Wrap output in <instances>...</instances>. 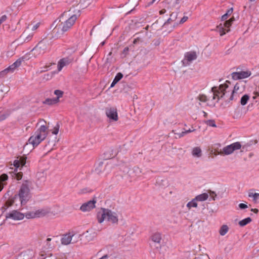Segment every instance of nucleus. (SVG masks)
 <instances>
[{"label": "nucleus", "mask_w": 259, "mask_h": 259, "mask_svg": "<svg viewBox=\"0 0 259 259\" xmlns=\"http://www.w3.org/2000/svg\"><path fill=\"white\" fill-rule=\"evenodd\" d=\"M197 99L199 100L200 102H205L207 101V97L203 94L199 95L197 97Z\"/></svg>", "instance_id": "a19ab883"}, {"label": "nucleus", "mask_w": 259, "mask_h": 259, "mask_svg": "<svg viewBox=\"0 0 259 259\" xmlns=\"http://www.w3.org/2000/svg\"><path fill=\"white\" fill-rule=\"evenodd\" d=\"M192 154L194 157H200L202 155V151L199 147H195L193 149Z\"/></svg>", "instance_id": "b1692460"}, {"label": "nucleus", "mask_w": 259, "mask_h": 259, "mask_svg": "<svg viewBox=\"0 0 259 259\" xmlns=\"http://www.w3.org/2000/svg\"><path fill=\"white\" fill-rule=\"evenodd\" d=\"M122 77L123 74L120 72L118 73L111 83L110 88H113Z\"/></svg>", "instance_id": "5701e85b"}, {"label": "nucleus", "mask_w": 259, "mask_h": 259, "mask_svg": "<svg viewBox=\"0 0 259 259\" xmlns=\"http://www.w3.org/2000/svg\"><path fill=\"white\" fill-rule=\"evenodd\" d=\"M203 115L205 117H207V114L206 112H205V111H203Z\"/></svg>", "instance_id": "052dcab7"}, {"label": "nucleus", "mask_w": 259, "mask_h": 259, "mask_svg": "<svg viewBox=\"0 0 259 259\" xmlns=\"http://www.w3.org/2000/svg\"><path fill=\"white\" fill-rule=\"evenodd\" d=\"M97 218L98 222L100 224L104 220H106L112 224H117L118 222L117 213L109 209L102 208L101 211L97 213Z\"/></svg>", "instance_id": "7ed1b4c3"}, {"label": "nucleus", "mask_w": 259, "mask_h": 259, "mask_svg": "<svg viewBox=\"0 0 259 259\" xmlns=\"http://www.w3.org/2000/svg\"><path fill=\"white\" fill-rule=\"evenodd\" d=\"M49 46V41L47 39L40 41L37 45L31 50L34 57L45 54Z\"/></svg>", "instance_id": "39448f33"}, {"label": "nucleus", "mask_w": 259, "mask_h": 259, "mask_svg": "<svg viewBox=\"0 0 259 259\" xmlns=\"http://www.w3.org/2000/svg\"><path fill=\"white\" fill-rule=\"evenodd\" d=\"M208 198V194L204 193L196 196L195 198L197 201H203L207 200Z\"/></svg>", "instance_id": "4be33fe9"}, {"label": "nucleus", "mask_w": 259, "mask_h": 259, "mask_svg": "<svg viewBox=\"0 0 259 259\" xmlns=\"http://www.w3.org/2000/svg\"><path fill=\"white\" fill-rule=\"evenodd\" d=\"M71 236H72V243H75L79 240L81 235L77 234H71Z\"/></svg>", "instance_id": "4c0bfd02"}, {"label": "nucleus", "mask_w": 259, "mask_h": 259, "mask_svg": "<svg viewBox=\"0 0 259 259\" xmlns=\"http://www.w3.org/2000/svg\"><path fill=\"white\" fill-rule=\"evenodd\" d=\"M3 98V91L2 90H0V101L2 100Z\"/></svg>", "instance_id": "603ef678"}, {"label": "nucleus", "mask_w": 259, "mask_h": 259, "mask_svg": "<svg viewBox=\"0 0 259 259\" xmlns=\"http://www.w3.org/2000/svg\"><path fill=\"white\" fill-rule=\"evenodd\" d=\"M160 0H152V1L150 2L148 4V6H150L152 5L154 3H155L156 1L159 2Z\"/></svg>", "instance_id": "864d4df0"}, {"label": "nucleus", "mask_w": 259, "mask_h": 259, "mask_svg": "<svg viewBox=\"0 0 259 259\" xmlns=\"http://www.w3.org/2000/svg\"><path fill=\"white\" fill-rule=\"evenodd\" d=\"M188 17L187 16H184L181 19V20L180 21V22L179 23L178 22H176L174 23V28H175L176 26H177L178 25V24H183L185 22H186L187 19H188Z\"/></svg>", "instance_id": "79ce46f5"}, {"label": "nucleus", "mask_w": 259, "mask_h": 259, "mask_svg": "<svg viewBox=\"0 0 259 259\" xmlns=\"http://www.w3.org/2000/svg\"><path fill=\"white\" fill-rule=\"evenodd\" d=\"M23 174L22 172H17V171L14 170V175L12 176L17 180H20L22 178Z\"/></svg>", "instance_id": "e433bc0d"}, {"label": "nucleus", "mask_w": 259, "mask_h": 259, "mask_svg": "<svg viewBox=\"0 0 259 259\" xmlns=\"http://www.w3.org/2000/svg\"><path fill=\"white\" fill-rule=\"evenodd\" d=\"M33 36V33H30L29 34V35H28V36L27 37H26L25 40H24V41L25 42H28L29 41H30L31 38H32Z\"/></svg>", "instance_id": "49530a36"}, {"label": "nucleus", "mask_w": 259, "mask_h": 259, "mask_svg": "<svg viewBox=\"0 0 259 259\" xmlns=\"http://www.w3.org/2000/svg\"><path fill=\"white\" fill-rule=\"evenodd\" d=\"M229 228L227 225H223L220 228L219 233L221 235L224 236L228 231Z\"/></svg>", "instance_id": "c85d7f7f"}, {"label": "nucleus", "mask_w": 259, "mask_h": 259, "mask_svg": "<svg viewBox=\"0 0 259 259\" xmlns=\"http://www.w3.org/2000/svg\"><path fill=\"white\" fill-rule=\"evenodd\" d=\"M234 18L232 17L224 23L223 26L226 28L227 32H229L230 31L229 27L231 26L232 23L234 21Z\"/></svg>", "instance_id": "bb28decb"}, {"label": "nucleus", "mask_w": 259, "mask_h": 259, "mask_svg": "<svg viewBox=\"0 0 259 259\" xmlns=\"http://www.w3.org/2000/svg\"><path fill=\"white\" fill-rule=\"evenodd\" d=\"M159 43L160 42H159V40H156L154 44L155 46H157V45H159Z\"/></svg>", "instance_id": "680f3d73"}, {"label": "nucleus", "mask_w": 259, "mask_h": 259, "mask_svg": "<svg viewBox=\"0 0 259 259\" xmlns=\"http://www.w3.org/2000/svg\"><path fill=\"white\" fill-rule=\"evenodd\" d=\"M139 41H142V40L140 37H137L134 40L133 43L134 44H136L137 43H138Z\"/></svg>", "instance_id": "8fccbe9b"}, {"label": "nucleus", "mask_w": 259, "mask_h": 259, "mask_svg": "<svg viewBox=\"0 0 259 259\" xmlns=\"http://www.w3.org/2000/svg\"><path fill=\"white\" fill-rule=\"evenodd\" d=\"M72 236L71 233L66 234L63 235L61 239V243L63 245H68L72 243Z\"/></svg>", "instance_id": "2eb2a0df"}, {"label": "nucleus", "mask_w": 259, "mask_h": 259, "mask_svg": "<svg viewBox=\"0 0 259 259\" xmlns=\"http://www.w3.org/2000/svg\"><path fill=\"white\" fill-rule=\"evenodd\" d=\"M256 94L257 96H259V91L256 92Z\"/></svg>", "instance_id": "0e129e2a"}, {"label": "nucleus", "mask_w": 259, "mask_h": 259, "mask_svg": "<svg viewBox=\"0 0 259 259\" xmlns=\"http://www.w3.org/2000/svg\"><path fill=\"white\" fill-rule=\"evenodd\" d=\"M50 212V209L42 208L35 211L36 218H40L47 214Z\"/></svg>", "instance_id": "dca6fc26"}, {"label": "nucleus", "mask_w": 259, "mask_h": 259, "mask_svg": "<svg viewBox=\"0 0 259 259\" xmlns=\"http://www.w3.org/2000/svg\"><path fill=\"white\" fill-rule=\"evenodd\" d=\"M30 198V190L29 182L26 181L24 182L19 190L18 195H15L14 199H19L22 205L25 204Z\"/></svg>", "instance_id": "20e7f679"}, {"label": "nucleus", "mask_w": 259, "mask_h": 259, "mask_svg": "<svg viewBox=\"0 0 259 259\" xmlns=\"http://www.w3.org/2000/svg\"><path fill=\"white\" fill-rule=\"evenodd\" d=\"M195 130L194 129V130H186L185 131H183L181 133H175V135H177L178 138H181L183 136H184L185 135H186V134H188V133H191L193 131H194Z\"/></svg>", "instance_id": "f704fd0d"}, {"label": "nucleus", "mask_w": 259, "mask_h": 259, "mask_svg": "<svg viewBox=\"0 0 259 259\" xmlns=\"http://www.w3.org/2000/svg\"><path fill=\"white\" fill-rule=\"evenodd\" d=\"M57 103V99H55L54 98H48L45 100V101L43 102V103L45 104H48L49 105L55 104Z\"/></svg>", "instance_id": "2f4dec72"}, {"label": "nucleus", "mask_w": 259, "mask_h": 259, "mask_svg": "<svg viewBox=\"0 0 259 259\" xmlns=\"http://www.w3.org/2000/svg\"><path fill=\"white\" fill-rule=\"evenodd\" d=\"M239 207L241 209H244L247 208L248 207V206L244 203H240L239 204Z\"/></svg>", "instance_id": "09e8293b"}, {"label": "nucleus", "mask_w": 259, "mask_h": 259, "mask_svg": "<svg viewBox=\"0 0 259 259\" xmlns=\"http://www.w3.org/2000/svg\"><path fill=\"white\" fill-rule=\"evenodd\" d=\"M73 60L74 58L72 56H69L60 59L58 64V70L61 71L64 66L69 65Z\"/></svg>", "instance_id": "f8f14e48"}, {"label": "nucleus", "mask_w": 259, "mask_h": 259, "mask_svg": "<svg viewBox=\"0 0 259 259\" xmlns=\"http://www.w3.org/2000/svg\"><path fill=\"white\" fill-rule=\"evenodd\" d=\"M96 200L93 199L83 203L80 207V210L82 212L90 211L95 207Z\"/></svg>", "instance_id": "9b49d317"}, {"label": "nucleus", "mask_w": 259, "mask_h": 259, "mask_svg": "<svg viewBox=\"0 0 259 259\" xmlns=\"http://www.w3.org/2000/svg\"><path fill=\"white\" fill-rule=\"evenodd\" d=\"M197 201L195 198L187 204V207L189 209H190L192 207H197Z\"/></svg>", "instance_id": "cd10ccee"}, {"label": "nucleus", "mask_w": 259, "mask_h": 259, "mask_svg": "<svg viewBox=\"0 0 259 259\" xmlns=\"http://www.w3.org/2000/svg\"><path fill=\"white\" fill-rule=\"evenodd\" d=\"M228 88L226 83L220 84L219 87H213L211 88L213 93V100L217 99V102L222 98L225 95V91Z\"/></svg>", "instance_id": "423d86ee"}, {"label": "nucleus", "mask_w": 259, "mask_h": 259, "mask_svg": "<svg viewBox=\"0 0 259 259\" xmlns=\"http://www.w3.org/2000/svg\"><path fill=\"white\" fill-rule=\"evenodd\" d=\"M25 164V161L24 160H15L14 161V166L15 167V170L17 171V168L19 167H22Z\"/></svg>", "instance_id": "393cba45"}, {"label": "nucleus", "mask_w": 259, "mask_h": 259, "mask_svg": "<svg viewBox=\"0 0 259 259\" xmlns=\"http://www.w3.org/2000/svg\"><path fill=\"white\" fill-rule=\"evenodd\" d=\"M161 182H165L166 183V184H167V182L165 180H161Z\"/></svg>", "instance_id": "338daca9"}, {"label": "nucleus", "mask_w": 259, "mask_h": 259, "mask_svg": "<svg viewBox=\"0 0 259 259\" xmlns=\"http://www.w3.org/2000/svg\"><path fill=\"white\" fill-rule=\"evenodd\" d=\"M85 2V0H80V5H82V4Z\"/></svg>", "instance_id": "e2e57ef3"}, {"label": "nucleus", "mask_w": 259, "mask_h": 259, "mask_svg": "<svg viewBox=\"0 0 259 259\" xmlns=\"http://www.w3.org/2000/svg\"><path fill=\"white\" fill-rule=\"evenodd\" d=\"M178 13L177 12H173L170 15V17L164 23V25H166L171 23L172 22L175 21L178 17Z\"/></svg>", "instance_id": "a211bd4d"}, {"label": "nucleus", "mask_w": 259, "mask_h": 259, "mask_svg": "<svg viewBox=\"0 0 259 259\" xmlns=\"http://www.w3.org/2000/svg\"><path fill=\"white\" fill-rule=\"evenodd\" d=\"M208 193H209V195L211 197V198L213 200H215V197L217 196V194L215 192L212 191L211 190H209Z\"/></svg>", "instance_id": "a18cd8bd"}, {"label": "nucleus", "mask_w": 259, "mask_h": 259, "mask_svg": "<svg viewBox=\"0 0 259 259\" xmlns=\"http://www.w3.org/2000/svg\"><path fill=\"white\" fill-rule=\"evenodd\" d=\"M96 171L98 173H99V172H100V171H99V170H98V168H96Z\"/></svg>", "instance_id": "69168bd1"}, {"label": "nucleus", "mask_w": 259, "mask_h": 259, "mask_svg": "<svg viewBox=\"0 0 259 259\" xmlns=\"http://www.w3.org/2000/svg\"><path fill=\"white\" fill-rule=\"evenodd\" d=\"M248 197L252 198V201L254 203H259V193L249 192Z\"/></svg>", "instance_id": "aec40b11"}, {"label": "nucleus", "mask_w": 259, "mask_h": 259, "mask_svg": "<svg viewBox=\"0 0 259 259\" xmlns=\"http://www.w3.org/2000/svg\"><path fill=\"white\" fill-rule=\"evenodd\" d=\"M39 26V23L35 24L32 28L33 31L35 30Z\"/></svg>", "instance_id": "3c124183"}, {"label": "nucleus", "mask_w": 259, "mask_h": 259, "mask_svg": "<svg viewBox=\"0 0 259 259\" xmlns=\"http://www.w3.org/2000/svg\"><path fill=\"white\" fill-rule=\"evenodd\" d=\"M205 123L207 125H209L210 126H212V127H216L217 126L214 120H208L205 121Z\"/></svg>", "instance_id": "c03bdc74"}, {"label": "nucleus", "mask_w": 259, "mask_h": 259, "mask_svg": "<svg viewBox=\"0 0 259 259\" xmlns=\"http://www.w3.org/2000/svg\"><path fill=\"white\" fill-rule=\"evenodd\" d=\"M242 85H244L243 83L241 81L237 82L234 87V93L236 92H239V91L242 89Z\"/></svg>", "instance_id": "473e14b6"}, {"label": "nucleus", "mask_w": 259, "mask_h": 259, "mask_svg": "<svg viewBox=\"0 0 259 259\" xmlns=\"http://www.w3.org/2000/svg\"><path fill=\"white\" fill-rule=\"evenodd\" d=\"M232 12H233V8H232L228 10L226 13L222 16V21L226 20L228 18V16L232 13Z\"/></svg>", "instance_id": "c9c22d12"}, {"label": "nucleus", "mask_w": 259, "mask_h": 259, "mask_svg": "<svg viewBox=\"0 0 259 259\" xmlns=\"http://www.w3.org/2000/svg\"><path fill=\"white\" fill-rule=\"evenodd\" d=\"M151 240L155 243H160L161 240V234L160 233H154L151 237Z\"/></svg>", "instance_id": "f3484780"}, {"label": "nucleus", "mask_w": 259, "mask_h": 259, "mask_svg": "<svg viewBox=\"0 0 259 259\" xmlns=\"http://www.w3.org/2000/svg\"><path fill=\"white\" fill-rule=\"evenodd\" d=\"M251 211H253V212L257 213L258 212V210L256 208H252L251 209Z\"/></svg>", "instance_id": "4d7b16f0"}, {"label": "nucleus", "mask_w": 259, "mask_h": 259, "mask_svg": "<svg viewBox=\"0 0 259 259\" xmlns=\"http://www.w3.org/2000/svg\"><path fill=\"white\" fill-rule=\"evenodd\" d=\"M51 240H52V239H51V238H48L47 239V245H48V246H49V247H52L51 246V244H49V242L51 241Z\"/></svg>", "instance_id": "6e6d98bb"}, {"label": "nucleus", "mask_w": 259, "mask_h": 259, "mask_svg": "<svg viewBox=\"0 0 259 259\" xmlns=\"http://www.w3.org/2000/svg\"><path fill=\"white\" fill-rule=\"evenodd\" d=\"M24 60V58L22 57L18 59H17L14 63H13L11 65H10L9 67L7 68L8 72H13L16 69L17 67H19L22 62Z\"/></svg>", "instance_id": "4468645a"}, {"label": "nucleus", "mask_w": 259, "mask_h": 259, "mask_svg": "<svg viewBox=\"0 0 259 259\" xmlns=\"http://www.w3.org/2000/svg\"><path fill=\"white\" fill-rule=\"evenodd\" d=\"M25 216L27 219H33L36 218L35 211L27 212L24 214V217Z\"/></svg>", "instance_id": "ea45409f"}, {"label": "nucleus", "mask_w": 259, "mask_h": 259, "mask_svg": "<svg viewBox=\"0 0 259 259\" xmlns=\"http://www.w3.org/2000/svg\"><path fill=\"white\" fill-rule=\"evenodd\" d=\"M7 218H10L14 220H21L24 218V214L17 210H13L6 215Z\"/></svg>", "instance_id": "ddd939ff"}, {"label": "nucleus", "mask_w": 259, "mask_h": 259, "mask_svg": "<svg viewBox=\"0 0 259 259\" xmlns=\"http://www.w3.org/2000/svg\"><path fill=\"white\" fill-rule=\"evenodd\" d=\"M251 222V219L249 217L246 218L239 222V225L241 227H244Z\"/></svg>", "instance_id": "c756f323"}, {"label": "nucleus", "mask_w": 259, "mask_h": 259, "mask_svg": "<svg viewBox=\"0 0 259 259\" xmlns=\"http://www.w3.org/2000/svg\"><path fill=\"white\" fill-rule=\"evenodd\" d=\"M197 58L196 53L194 51H190L185 53L184 59L182 61L183 65L187 66L194 60H195Z\"/></svg>", "instance_id": "0eeeda50"}, {"label": "nucleus", "mask_w": 259, "mask_h": 259, "mask_svg": "<svg viewBox=\"0 0 259 259\" xmlns=\"http://www.w3.org/2000/svg\"><path fill=\"white\" fill-rule=\"evenodd\" d=\"M106 115L110 121H116L118 119L116 108L108 107L105 109Z\"/></svg>", "instance_id": "1a4fd4ad"}, {"label": "nucleus", "mask_w": 259, "mask_h": 259, "mask_svg": "<svg viewBox=\"0 0 259 259\" xmlns=\"http://www.w3.org/2000/svg\"><path fill=\"white\" fill-rule=\"evenodd\" d=\"M241 147V144L237 142L224 147L223 149V152L225 155H227L232 154L235 150L240 149Z\"/></svg>", "instance_id": "6e6552de"}, {"label": "nucleus", "mask_w": 259, "mask_h": 259, "mask_svg": "<svg viewBox=\"0 0 259 259\" xmlns=\"http://www.w3.org/2000/svg\"><path fill=\"white\" fill-rule=\"evenodd\" d=\"M116 154V152H114V149L110 148L104 153V157L107 159H110L114 157Z\"/></svg>", "instance_id": "412c9836"}, {"label": "nucleus", "mask_w": 259, "mask_h": 259, "mask_svg": "<svg viewBox=\"0 0 259 259\" xmlns=\"http://www.w3.org/2000/svg\"><path fill=\"white\" fill-rule=\"evenodd\" d=\"M250 99V96L247 94L244 95L241 98L240 104L242 106H244L247 104L248 100Z\"/></svg>", "instance_id": "a878e982"}, {"label": "nucleus", "mask_w": 259, "mask_h": 259, "mask_svg": "<svg viewBox=\"0 0 259 259\" xmlns=\"http://www.w3.org/2000/svg\"><path fill=\"white\" fill-rule=\"evenodd\" d=\"M224 26H222V24L219 25L217 26V30L219 32L220 35L223 36L226 33L225 30L226 31V28H224Z\"/></svg>", "instance_id": "72a5a7b5"}, {"label": "nucleus", "mask_w": 259, "mask_h": 259, "mask_svg": "<svg viewBox=\"0 0 259 259\" xmlns=\"http://www.w3.org/2000/svg\"><path fill=\"white\" fill-rule=\"evenodd\" d=\"M105 42L103 41L101 43V46H103L104 45Z\"/></svg>", "instance_id": "774afa93"}, {"label": "nucleus", "mask_w": 259, "mask_h": 259, "mask_svg": "<svg viewBox=\"0 0 259 259\" xmlns=\"http://www.w3.org/2000/svg\"><path fill=\"white\" fill-rule=\"evenodd\" d=\"M60 128V124L59 122H57L56 125L54 126L53 131L52 132V134L54 135H57L59 131Z\"/></svg>", "instance_id": "37998d69"}, {"label": "nucleus", "mask_w": 259, "mask_h": 259, "mask_svg": "<svg viewBox=\"0 0 259 259\" xmlns=\"http://www.w3.org/2000/svg\"><path fill=\"white\" fill-rule=\"evenodd\" d=\"M8 178V176L6 174H3L0 176V191L3 189V182L6 181Z\"/></svg>", "instance_id": "7c9ffc66"}, {"label": "nucleus", "mask_w": 259, "mask_h": 259, "mask_svg": "<svg viewBox=\"0 0 259 259\" xmlns=\"http://www.w3.org/2000/svg\"><path fill=\"white\" fill-rule=\"evenodd\" d=\"M48 130V127L46 125H40L34 134L29 138V143L32 144L33 147L37 146L47 137Z\"/></svg>", "instance_id": "f03ea898"}, {"label": "nucleus", "mask_w": 259, "mask_h": 259, "mask_svg": "<svg viewBox=\"0 0 259 259\" xmlns=\"http://www.w3.org/2000/svg\"><path fill=\"white\" fill-rule=\"evenodd\" d=\"M108 257H109V255L108 254H105L99 259H108Z\"/></svg>", "instance_id": "5fc2aeb1"}, {"label": "nucleus", "mask_w": 259, "mask_h": 259, "mask_svg": "<svg viewBox=\"0 0 259 259\" xmlns=\"http://www.w3.org/2000/svg\"><path fill=\"white\" fill-rule=\"evenodd\" d=\"M251 72L249 71H240V72H233L231 74L232 78L234 80H238L241 79L246 78L249 77L251 75Z\"/></svg>", "instance_id": "9d476101"}, {"label": "nucleus", "mask_w": 259, "mask_h": 259, "mask_svg": "<svg viewBox=\"0 0 259 259\" xmlns=\"http://www.w3.org/2000/svg\"><path fill=\"white\" fill-rule=\"evenodd\" d=\"M242 89L239 91V92H236L234 93V90L232 91L231 95L229 98V101L236 100L237 99L240 94H241L244 90V85H242Z\"/></svg>", "instance_id": "6ab92c4d"}, {"label": "nucleus", "mask_w": 259, "mask_h": 259, "mask_svg": "<svg viewBox=\"0 0 259 259\" xmlns=\"http://www.w3.org/2000/svg\"><path fill=\"white\" fill-rule=\"evenodd\" d=\"M129 51V49L128 47H125L123 51V53H126Z\"/></svg>", "instance_id": "bf43d9fd"}, {"label": "nucleus", "mask_w": 259, "mask_h": 259, "mask_svg": "<svg viewBox=\"0 0 259 259\" xmlns=\"http://www.w3.org/2000/svg\"><path fill=\"white\" fill-rule=\"evenodd\" d=\"M54 94L55 95L57 96V97L54 98L55 99H57V102H58L59 101V99L62 96V95L63 94V92L61 90H56L55 91Z\"/></svg>", "instance_id": "58836bf2"}, {"label": "nucleus", "mask_w": 259, "mask_h": 259, "mask_svg": "<svg viewBox=\"0 0 259 259\" xmlns=\"http://www.w3.org/2000/svg\"><path fill=\"white\" fill-rule=\"evenodd\" d=\"M9 72L7 70V69H5L2 71L0 72V77H4L5 75L7 74Z\"/></svg>", "instance_id": "de8ad7c7"}, {"label": "nucleus", "mask_w": 259, "mask_h": 259, "mask_svg": "<svg viewBox=\"0 0 259 259\" xmlns=\"http://www.w3.org/2000/svg\"><path fill=\"white\" fill-rule=\"evenodd\" d=\"M72 12L74 11L70 9L68 12H64L59 17V22L60 23L57 24L52 31L54 37H61L72 28L79 16V10H77L76 14H72Z\"/></svg>", "instance_id": "f257e3e1"}, {"label": "nucleus", "mask_w": 259, "mask_h": 259, "mask_svg": "<svg viewBox=\"0 0 259 259\" xmlns=\"http://www.w3.org/2000/svg\"><path fill=\"white\" fill-rule=\"evenodd\" d=\"M165 12H166V10H165V9H162V10H160V11H159V14H160V15H162V14H164Z\"/></svg>", "instance_id": "13d9d810"}]
</instances>
